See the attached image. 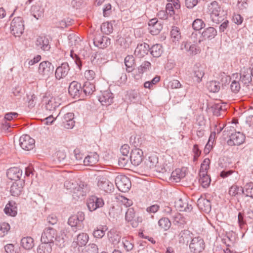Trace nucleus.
<instances>
[{
  "instance_id": "f03ea898",
  "label": "nucleus",
  "mask_w": 253,
  "mask_h": 253,
  "mask_svg": "<svg viewBox=\"0 0 253 253\" xmlns=\"http://www.w3.org/2000/svg\"><path fill=\"white\" fill-rule=\"evenodd\" d=\"M208 12L210 14L211 21L216 24H220L223 20L224 12L222 8L216 1H213L208 5Z\"/></svg>"
},
{
  "instance_id": "6e6552de",
  "label": "nucleus",
  "mask_w": 253,
  "mask_h": 253,
  "mask_svg": "<svg viewBox=\"0 0 253 253\" xmlns=\"http://www.w3.org/2000/svg\"><path fill=\"white\" fill-rule=\"evenodd\" d=\"M205 244L204 240L200 237L192 239L189 245V248L193 253H200L205 249Z\"/></svg>"
},
{
  "instance_id": "4468645a",
  "label": "nucleus",
  "mask_w": 253,
  "mask_h": 253,
  "mask_svg": "<svg viewBox=\"0 0 253 253\" xmlns=\"http://www.w3.org/2000/svg\"><path fill=\"white\" fill-rule=\"evenodd\" d=\"M35 140L27 134L23 135L19 138V145L24 150L29 151L35 146Z\"/></svg>"
},
{
  "instance_id": "72a5a7b5",
  "label": "nucleus",
  "mask_w": 253,
  "mask_h": 253,
  "mask_svg": "<svg viewBox=\"0 0 253 253\" xmlns=\"http://www.w3.org/2000/svg\"><path fill=\"white\" fill-rule=\"evenodd\" d=\"M217 35V31L213 27H209L204 30L202 37L204 40H211Z\"/></svg>"
},
{
  "instance_id": "5fc2aeb1",
  "label": "nucleus",
  "mask_w": 253,
  "mask_h": 253,
  "mask_svg": "<svg viewBox=\"0 0 253 253\" xmlns=\"http://www.w3.org/2000/svg\"><path fill=\"white\" fill-rule=\"evenodd\" d=\"M205 25V22L199 18L195 19L192 23V27L196 31H199L204 28Z\"/></svg>"
},
{
  "instance_id": "4d7b16f0",
  "label": "nucleus",
  "mask_w": 253,
  "mask_h": 253,
  "mask_svg": "<svg viewBox=\"0 0 253 253\" xmlns=\"http://www.w3.org/2000/svg\"><path fill=\"white\" fill-rule=\"evenodd\" d=\"M163 29V25L161 22L157 23L149 29L150 33L153 35H157L160 33Z\"/></svg>"
},
{
  "instance_id": "2eb2a0df",
  "label": "nucleus",
  "mask_w": 253,
  "mask_h": 253,
  "mask_svg": "<svg viewBox=\"0 0 253 253\" xmlns=\"http://www.w3.org/2000/svg\"><path fill=\"white\" fill-rule=\"evenodd\" d=\"M56 230L52 227L45 228L42 235L41 242L53 244L56 236Z\"/></svg>"
},
{
  "instance_id": "37998d69",
  "label": "nucleus",
  "mask_w": 253,
  "mask_h": 253,
  "mask_svg": "<svg viewBox=\"0 0 253 253\" xmlns=\"http://www.w3.org/2000/svg\"><path fill=\"white\" fill-rule=\"evenodd\" d=\"M150 52L154 57H159L163 52L162 46L160 44H154L150 47Z\"/></svg>"
},
{
  "instance_id": "412c9836",
  "label": "nucleus",
  "mask_w": 253,
  "mask_h": 253,
  "mask_svg": "<svg viewBox=\"0 0 253 253\" xmlns=\"http://www.w3.org/2000/svg\"><path fill=\"white\" fill-rule=\"evenodd\" d=\"M252 76H253V68L252 69L244 68L241 71L240 80L245 84H248L252 82Z\"/></svg>"
},
{
  "instance_id": "0e129e2a",
  "label": "nucleus",
  "mask_w": 253,
  "mask_h": 253,
  "mask_svg": "<svg viewBox=\"0 0 253 253\" xmlns=\"http://www.w3.org/2000/svg\"><path fill=\"white\" fill-rule=\"evenodd\" d=\"M142 139L141 137H134L133 139L132 137L130 138V142L135 147L134 148H139L142 144Z\"/></svg>"
},
{
  "instance_id": "ea45409f",
  "label": "nucleus",
  "mask_w": 253,
  "mask_h": 253,
  "mask_svg": "<svg viewBox=\"0 0 253 253\" xmlns=\"http://www.w3.org/2000/svg\"><path fill=\"white\" fill-rule=\"evenodd\" d=\"M53 244L49 243L42 242L37 249L38 253H51L52 251V246Z\"/></svg>"
},
{
  "instance_id": "f704fd0d",
  "label": "nucleus",
  "mask_w": 253,
  "mask_h": 253,
  "mask_svg": "<svg viewBox=\"0 0 253 253\" xmlns=\"http://www.w3.org/2000/svg\"><path fill=\"white\" fill-rule=\"evenodd\" d=\"M23 191L22 183L21 181H17L13 183L10 187V193L13 196H19Z\"/></svg>"
},
{
  "instance_id": "1a4fd4ad",
  "label": "nucleus",
  "mask_w": 253,
  "mask_h": 253,
  "mask_svg": "<svg viewBox=\"0 0 253 253\" xmlns=\"http://www.w3.org/2000/svg\"><path fill=\"white\" fill-rule=\"evenodd\" d=\"M87 206L90 211H93L96 209L102 208L104 205L102 198L95 196H90L87 200Z\"/></svg>"
},
{
  "instance_id": "680f3d73",
  "label": "nucleus",
  "mask_w": 253,
  "mask_h": 253,
  "mask_svg": "<svg viewBox=\"0 0 253 253\" xmlns=\"http://www.w3.org/2000/svg\"><path fill=\"white\" fill-rule=\"evenodd\" d=\"M122 244L126 252L131 251L133 248V244L130 241L126 239H123Z\"/></svg>"
},
{
  "instance_id": "dca6fc26",
  "label": "nucleus",
  "mask_w": 253,
  "mask_h": 253,
  "mask_svg": "<svg viewBox=\"0 0 253 253\" xmlns=\"http://www.w3.org/2000/svg\"><path fill=\"white\" fill-rule=\"evenodd\" d=\"M93 43L95 46L103 49L110 45L111 40L107 36L96 34L93 39Z\"/></svg>"
},
{
  "instance_id": "c756f323",
  "label": "nucleus",
  "mask_w": 253,
  "mask_h": 253,
  "mask_svg": "<svg viewBox=\"0 0 253 253\" xmlns=\"http://www.w3.org/2000/svg\"><path fill=\"white\" fill-rule=\"evenodd\" d=\"M173 218V224L177 226L178 228H183L186 224V221L184 216L178 212H175L173 215H172Z\"/></svg>"
},
{
  "instance_id": "ddd939ff",
  "label": "nucleus",
  "mask_w": 253,
  "mask_h": 253,
  "mask_svg": "<svg viewBox=\"0 0 253 253\" xmlns=\"http://www.w3.org/2000/svg\"><path fill=\"white\" fill-rule=\"evenodd\" d=\"M144 159L143 152L140 148H133L132 149L130 160L131 164L137 166L140 165Z\"/></svg>"
},
{
  "instance_id": "49530a36",
  "label": "nucleus",
  "mask_w": 253,
  "mask_h": 253,
  "mask_svg": "<svg viewBox=\"0 0 253 253\" xmlns=\"http://www.w3.org/2000/svg\"><path fill=\"white\" fill-rule=\"evenodd\" d=\"M207 87L210 92H217L220 88V84L215 81H210L207 83Z\"/></svg>"
},
{
  "instance_id": "0eeeda50",
  "label": "nucleus",
  "mask_w": 253,
  "mask_h": 253,
  "mask_svg": "<svg viewBox=\"0 0 253 253\" xmlns=\"http://www.w3.org/2000/svg\"><path fill=\"white\" fill-rule=\"evenodd\" d=\"M84 219V212L79 211L69 217L68 223L71 227H76L77 229H81L83 227V222Z\"/></svg>"
},
{
  "instance_id": "8fccbe9b",
  "label": "nucleus",
  "mask_w": 253,
  "mask_h": 253,
  "mask_svg": "<svg viewBox=\"0 0 253 253\" xmlns=\"http://www.w3.org/2000/svg\"><path fill=\"white\" fill-rule=\"evenodd\" d=\"M98 249L95 244H90L82 250L81 253H98Z\"/></svg>"
},
{
  "instance_id": "a211bd4d",
  "label": "nucleus",
  "mask_w": 253,
  "mask_h": 253,
  "mask_svg": "<svg viewBox=\"0 0 253 253\" xmlns=\"http://www.w3.org/2000/svg\"><path fill=\"white\" fill-rule=\"evenodd\" d=\"M245 139V135L240 132L232 133L227 143L229 146L239 145L242 144Z\"/></svg>"
},
{
  "instance_id": "603ef678",
  "label": "nucleus",
  "mask_w": 253,
  "mask_h": 253,
  "mask_svg": "<svg viewBox=\"0 0 253 253\" xmlns=\"http://www.w3.org/2000/svg\"><path fill=\"white\" fill-rule=\"evenodd\" d=\"M101 30L102 33L109 35L113 32V26L109 22L103 23L101 26Z\"/></svg>"
},
{
  "instance_id": "aec40b11",
  "label": "nucleus",
  "mask_w": 253,
  "mask_h": 253,
  "mask_svg": "<svg viewBox=\"0 0 253 253\" xmlns=\"http://www.w3.org/2000/svg\"><path fill=\"white\" fill-rule=\"evenodd\" d=\"M114 95L109 90H105L98 96V100L104 106H109L113 102Z\"/></svg>"
},
{
  "instance_id": "cd10ccee",
  "label": "nucleus",
  "mask_w": 253,
  "mask_h": 253,
  "mask_svg": "<svg viewBox=\"0 0 253 253\" xmlns=\"http://www.w3.org/2000/svg\"><path fill=\"white\" fill-rule=\"evenodd\" d=\"M74 116V114L73 113H67L65 114L62 119V126L67 129L72 128L75 125Z\"/></svg>"
},
{
  "instance_id": "864d4df0",
  "label": "nucleus",
  "mask_w": 253,
  "mask_h": 253,
  "mask_svg": "<svg viewBox=\"0 0 253 253\" xmlns=\"http://www.w3.org/2000/svg\"><path fill=\"white\" fill-rule=\"evenodd\" d=\"M151 64L149 61H145L138 67V72L139 74L146 72L151 68Z\"/></svg>"
},
{
  "instance_id": "79ce46f5",
  "label": "nucleus",
  "mask_w": 253,
  "mask_h": 253,
  "mask_svg": "<svg viewBox=\"0 0 253 253\" xmlns=\"http://www.w3.org/2000/svg\"><path fill=\"white\" fill-rule=\"evenodd\" d=\"M21 244L26 250H30L34 247V240L30 237H24L21 239Z\"/></svg>"
},
{
  "instance_id": "9b49d317",
  "label": "nucleus",
  "mask_w": 253,
  "mask_h": 253,
  "mask_svg": "<svg viewBox=\"0 0 253 253\" xmlns=\"http://www.w3.org/2000/svg\"><path fill=\"white\" fill-rule=\"evenodd\" d=\"M54 66L49 61H45L41 62L39 67V73L42 77H49L54 71Z\"/></svg>"
},
{
  "instance_id": "c9c22d12",
  "label": "nucleus",
  "mask_w": 253,
  "mask_h": 253,
  "mask_svg": "<svg viewBox=\"0 0 253 253\" xmlns=\"http://www.w3.org/2000/svg\"><path fill=\"white\" fill-rule=\"evenodd\" d=\"M88 240V236L87 234L82 233L79 234L77 238V241L73 242V246L74 247H76L77 246H79L82 247L83 246L85 245Z\"/></svg>"
},
{
  "instance_id": "58836bf2",
  "label": "nucleus",
  "mask_w": 253,
  "mask_h": 253,
  "mask_svg": "<svg viewBox=\"0 0 253 253\" xmlns=\"http://www.w3.org/2000/svg\"><path fill=\"white\" fill-rule=\"evenodd\" d=\"M31 11L32 14L36 19L41 18L43 16L44 9L40 5L32 6Z\"/></svg>"
},
{
  "instance_id": "4c0bfd02",
  "label": "nucleus",
  "mask_w": 253,
  "mask_h": 253,
  "mask_svg": "<svg viewBox=\"0 0 253 253\" xmlns=\"http://www.w3.org/2000/svg\"><path fill=\"white\" fill-rule=\"evenodd\" d=\"M242 193L246 197H249L253 199V182L246 183L243 187H241Z\"/></svg>"
},
{
  "instance_id": "13d9d810",
  "label": "nucleus",
  "mask_w": 253,
  "mask_h": 253,
  "mask_svg": "<svg viewBox=\"0 0 253 253\" xmlns=\"http://www.w3.org/2000/svg\"><path fill=\"white\" fill-rule=\"evenodd\" d=\"M240 191L241 190V187H239L237 185H233L229 189V194L232 197L237 196L240 194Z\"/></svg>"
},
{
  "instance_id": "09e8293b",
  "label": "nucleus",
  "mask_w": 253,
  "mask_h": 253,
  "mask_svg": "<svg viewBox=\"0 0 253 253\" xmlns=\"http://www.w3.org/2000/svg\"><path fill=\"white\" fill-rule=\"evenodd\" d=\"M170 35L173 42L178 41L181 38L179 28L176 26L172 27Z\"/></svg>"
},
{
  "instance_id": "338daca9",
  "label": "nucleus",
  "mask_w": 253,
  "mask_h": 253,
  "mask_svg": "<svg viewBox=\"0 0 253 253\" xmlns=\"http://www.w3.org/2000/svg\"><path fill=\"white\" fill-rule=\"evenodd\" d=\"M95 75V72L92 70H86L84 73V77L88 81L93 80Z\"/></svg>"
},
{
  "instance_id": "e433bc0d",
  "label": "nucleus",
  "mask_w": 253,
  "mask_h": 253,
  "mask_svg": "<svg viewBox=\"0 0 253 253\" xmlns=\"http://www.w3.org/2000/svg\"><path fill=\"white\" fill-rule=\"evenodd\" d=\"M67 232V230L66 229L62 230L59 235L57 234V232H56V236L54 239V241L55 242V244L60 248H62L64 246L65 239L64 237H63V235H64V236H66Z\"/></svg>"
},
{
  "instance_id": "423d86ee",
  "label": "nucleus",
  "mask_w": 253,
  "mask_h": 253,
  "mask_svg": "<svg viewBox=\"0 0 253 253\" xmlns=\"http://www.w3.org/2000/svg\"><path fill=\"white\" fill-rule=\"evenodd\" d=\"M125 219L133 228L138 227L139 224L142 221V218L141 216H135V212L133 208H132L127 210L126 212Z\"/></svg>"
},
{
  "instance_id": "a18cd8bd",
  "label": "nucleus",
  "mask_w": 253,
  "mask_h": 253,
  "mask_svg": "<svg viewBox=\"0 0 253 253\" xmlns=\"http://www.w3.org/2000/svg\"><path fill=\"white\" fill-rule=\"evenodd\" d=\"M211 109L212 111L213 114L217 117L223 116L222 113L225 112V108H223V106L219 103H216L214 104L212 107Z\"/></svg>"
},
{
  "instance_id": "7c9ffc66",
  "label": "nucleus",
  "mask_w": 253,
  "mask_h": 253,
  "mask_svg": "<svg viewBox=\"0 0 253 253\" xmlns=\"http://www.w3.org/2000/svg\"><path fill=\"white\" fill-rule=\"evenodd\" d=\"M192 233L189 230H182L178 236L179 243L182 244H187L189 241L192 239Z\"/></svg>"
},
{
  "instance_id": "bb28decb",
  "label": "nucleus",
  "mask_w": 253,
  "mask_h": 253,
  "mask_svg": "<svg viewBox=\"0 0 253 253\" xmlns=\"http://www.w3.org/2000/svg\"><path fill=\"white\" fill-rule=\"evenodd\" d=\"M197 206L200 210L207 213L211 210L210 201L202 196L197 200Z\"/></svg>"
},
{
  "instance_id": "b1692460",
  "label": "nucleus",
  "mask_w": 253,
  "mask_h": 253,
  "mask_svg": "<svg viewBox=\"0 0 253 253\" xmlns=\"http://www.w3.org/2000/svg\"><path fill=\"white\" fill-rule=\"evenodd\" d=\"M22 174V171L18 167H12L7 169L6 175L8 179L12 180H18Z\"/></svg>"
},
{
  "instance_id": "e2e57ef3",
  "label": "nucleus",
  "mask_w": 253,
  "mask_h": 253,
  "mask_svg": "<svg viewBox=\"0 0 253 253\" xmlns=\"http://www.w3.org/2000/svg\"><path fill=\"white\" fill-rule=\"evenodd\" d=\"M229 21L226 19V18H225L224 16H223V20L220 23L221 24L219 27V31L220 33L224 32L229 27Z\"/></svg>"
},
{
  "instance_id": "39448f33",
  "label": "nucleus",
  "mask_w": 253,
  "mask_h": 253,
  "mask_svg": "<svg viewBox=\"0 0 253 253\" xmlns=\"http://www.w3.org/2000/svg\"><path fill=\"white\" fill-rule=\"evenodd\" d=\"M115 183L118 189L122 192H127L131 186L129 178L124 175H118L115 178Z\"/></svg>"
},
{
  "instance_id": "f257e3e1",
  "label": "nucleus",
  "mask_w": 253,
  "mask_h": 253,
  "mask_svg": "<svg viewBox=\"0 0 253 253\" xmlns=\"http://www.w3.org/2000/svg\"><path fill=\"white\" fill-rule=\"evenodd\" d=\"M64 187L72 193L74 198H83L86 195L87 191V185L81 181L78 183L74 180H67L64 182Z\"/></svg>"
},
{
  "instance_id": "052dcab7",
  "label": "nucleus",
  "mask_w": 253,
  "mask_h": 253,
  "mask_svg": "<svg viewBox=\"0 0 253 253\" xmlns=\"http://www.w3.org/2000/svg\"><path fill=\"white\" fill-rule=\"evenodd\" d=\"M58 105L55 103V99L51 98L46 103L45 108L49 111L54 110Z\"/></svg>"
},
{
  "instance_id": "c03bdc74",
  "label": "nucleus",
  "mask_w": 253,
  "mask_h": 253,
  "mask_svg": "<svg viewBox=\"0 0 253 253\" xmlns=\"http://www.w3.org/2000/svg\"><path fill=\"white\" fill-rule=\"evenodd\" d=\"M200 179L199 182L203 187L207 188L210 185L211 178L207 174V173H199Z\"/></svg>"
},
{
  "instance_id": "5701e85b",
  "label": "nucleus",
  "mask_w": 253,
  "mask_h": 253,
  "mask_svg": "<svg viewBox=\"0 0 253 253\" xmlns=\"http://www.w3.org/2000/svg\"><path fill=\"white\" fill-rule=\"evenodd\" d=\"M36 45L38 49L43 51H48L50 49L49 40L46 37H39L36 42Z\"/></svg>"
},
{
  "instance_id": "20e7f679",
  "label": "nucleus",
  "mask_w": 253,
  "mask_h": 253,
  "mask_svg": "<svg viewBox=\"0 0 253 253\" xmlns=\"http://www.w3.org/2000/svg\"><path fill=\"white\" fill-rule=\"evenodd\" d=\"M11 33L15 37H20L24 30L23 19L20 17H15L10 24Z\"/></svg>"
},
{
  "instance_id": "69168bd1",
  "label": "nucleus",
  "mask_w": 253,
  "mask_h": 253,
  "mask_svg": "<svg viewBox=\"0 0 253 253\" xmlns=\"http://www.w3.org/2000/svg\"><path fill=\"white\" fill-rule=\"evenodd\" d=\"M70 56L74 60L75 62L76 63V65L78 66L79 68L81 69L82 66V61L79 57L78 56V55L74 53L73 51H71L70 53Z\"/></svg>"
},
{
  "instance_id": "473e14b6",
  "label": "nucleus",
  "mask_w": 253,
  "mask_h": 253,
  "mask_svg": "<svg viewBox=\"0 0 253 253\" xmlns=\"http://www.w3.org/2000/svg\"><path fill=\"white\" fill-rule=\"evenodd\" d=\"M95 85L93 84L88 81L85 82L83 86H82V97L91 94L95 91Z\"/></svg>"
},
{
  "instance_id": "f8f14e48",
  "label": "nucleus",
  "mask_w": 253,
  "mask_h": 253,
  "mask_svg": "<svg viewBox=\"0 0 253 253\" xmlns=\"http://www.w3.org/2000/svg\"><path fill=\"white\" fill-rule=\"evenodd\" d=\"M96 180L97 186L101 190L106 193H110L114 189L113 183L110 182L106 177L99 175L96 177Z\"/></svg>"
},
{
  "instance_id": "393cba45",
  "label": "nucleus",
  "mask_w": 253,
  "mask_h": 253,
  "mask_svg": "<svg viewBox=\"0 0 253 253\" xmlns=\"http://www.w3.org/2000/svg\"><path fill=\"white\" fill-rule=\"evenodd\" d=\"M150 51L149 45L145 42L138 44L135 51L134 54L142 58L147 55Z\"/></svg>"
},
{
  "instance_id": "a19ab883",
  "label": "nucleus",
  "mask_w": 253,
  "mask_h": 253,
  "mask_svg": "<svg viewBox=\"0 0 253 253\" xmlns=\"http://www.w3.org/2000/svg\"><path fill=\"white\" fill-rule=\"evenodd\" d=\"M98 161V156L94 153L92 156L88 155L84 160V164L85 166H93Z\"/></svg>"
},
{
  "instance_id": "6ab92c4d",
  "label": "nucleus",
  "mask_w": 253,
  "mask_h": 253,
  "mask_svg": "<svg viewBox=\"0 0 253 253\" xmlns=\"http://www.w3.org/2000/svg\"><path fill=\"white\" fill-rule=\"evenodd\" d=\"M70 70L69 65L67 62H64L58 67L55 71V76L57 80H60L65 78Z\"/></svg>"
},
{
  "instance_id": "de8ad7c7",
  "label": "nucleus",
  "mask_w": 253,
  "mask_h": 253,
  "mask_svg": "<svg viewBox=\"0 0 253 253\" xmlns=\"http://www.w3.org/2000/svg\"><path fill=\"white\" fill-rule=\"evenodd\" d=\"M159 226L165 231L168 230L171 226V222L167 217L161 218L158 222Z\"/></svg>"
},
{
  "instance_id": "774afa93",
  "label": "nucleus",
  "mask_w": 253,
  "mask_h": 253,
  "mask_svg": "<svg viewBox=\"0 0 253 253\" xmlns=\"http://www.w3.org/2000/svg\"><path fill=\"white\" fill-rule=\"evenodd\" d=\"M4 250L6 253H18L14 249V245L12 244H8L4 246Z\"/></svg>"
},
{
  "instance_id": "7ed1b4c3",
  "label": "nucleus",
  "mask_w": 253,
  "mask_h": 253,
  "mask_svg": "<svg viewBox=\"0 0 253 253\" xmlns=\"http://www.w3.org/2000/svg\"><path fill=\"white\" fill-rule=\"evenodd\" d=\"M238 223L241 229L246 231L248 225L253 224V211L248 210L245 213L239 212L238 214Z\"/></svg>"
},
{
  "instance_id": "4be33fe9",
  "label": "nucleus",
  "mask_w": 253,
  "mask_h": 253,
  "mask_svg": "<svg viewBox=\"0 0 253 253\" xmlns=\"http://www.w3.org/2000/svg\"><path fill=\"white\" fill-rule=\"evenodd\" d=\"M193 73L195 81L198 83L201 82L205 75L204 67L199 63H196L193 67Z\"/></svg>"
},
{
  "instance_id": "3c124183",
  "label": "nucleus",
  "mask_w": 253,
  "mask_h": 253,
  "mask_svg": "<svg viewBox=\"0 0 253 253\" xmlns=\"http://www.w3.org/2000/svg\"><path fill=\"white\" fill-rule=\"evenodd\" d=\"M108 236L109 240L110 242H112L113 244H116L120 242L121 237L114 231H110L108 234Z\"/></svg>"
},
{
  "instance_id": "a878e982",
  "label": "nucleus",
  "mask_w": 253,
  "mask_h": 253,
  "mask_svg": "<svg viewBox=\"0 0 253 253\" xmlns=\"http://www.w3.org/2000/svg\"><path fill=\"white\" fill-rule=\"evenodd\" d=\"M175 207L180 211H190L192 209L191 205H189L186 200L178 198L174 202Z\"/></svg>"
},
{
  "instance_id": "9d476101",
  "label": "nucleus",
  "mask_w": 253,
  "mask_h": 253,
  "mask_svg": "<svg viewBox=\"0 0 253 253\" xmlns=\"http://www.w3.org/2000/svg\"><path fill=\"white\" fill-rule=\"evenodd\" d=\"M158 164V157L156 155H152L148 157V159L145 162L144 171L149 173L151 170L159 171H161L157 168Z\"/></svg>"
},
{
  "instance_id": "f3484780",
  "label": "nucleus",
  "mask_w": 253,
  "mask_h": 253,
  "mask_svg": "<svg viewBox=\"0 0 253 253\" xmlns=\"http://www.w3.org/2000/svg\"><path fill=\"white\" fill-rule=\"evenodd\" d=\"M70 95L74 98L82 97V91L81 84L76 81H73L70 84L68 88Z\"/></svg>"
},
{
  "instance_id": "c85d7f7f",
  "label": "nucleus",
  "mask_w": 253,
  "mask_h": 253,
  "mask_svg": "<svg viewBox=\"0 0 253 253\" xmlns=\"http://www.w3.org/2000/svg\"><path fill=\"white\" fill-rule=\"evenodd\" d=\"M124 63L126 66V71L128 73L132 72L135 69V61L133 55H128L125 59Z\"/></svg>"
},
{
  "instance_id": "bf43d9fd",
  "label": "nucleus",
  "mask_w": 253,
  "mask_h": 253,
  "mask_svg": "<svg viewBox=\"0 0 253 253\" xmlns=\"http://www.w3.org/2000/svg\"><path fill=\"white\" fill-rule=\"evenodd\" d=\"M230 88L233 92L235 93H238L241 88L239 82L236 80H233L231 82Z\"/></svg>"
},
{
  "instance_id": "6e6d98bb",
  "label": "nucleus",
  "mask_w": 253,
  "mask_h": 253,
  "mask_svg": "<svg viewBox=\"0 0 253 253\" xmlns=\"http://www.w3.org/2000/svg\"><path fill=\"white\" fill-rule=\"evenodd\" d=\"M10 229V225L5 222L0 224V237H3L6 235Z\"/></svg>"
},
{
  "instance_id": "2f4dec72",
  "label": "nucleus",
  "mask_w": 253,
  "mask_h": 253,
  "mask_svg": "<svg viewBox=\"0 0 253 253\" xmlns=\"http://www.w3.org/2000/svg\"><path fill=\"white\" fill-rule=\"evenodd\" d=\"M14 201H9L4 209V213L11 216H15L17 213V207Z\"/></svg>"
}]
</instances>
